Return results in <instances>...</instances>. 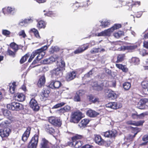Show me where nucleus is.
<instances>
[{
    "mask_svg": "<svg viewBox=\"0 0 148 148\" xmlns=\"http://www.w3.org/2000/svg\"><path fill=\"white\" fill-rule=\"evenodd\" d=\"M48 46L47 45H45L41 47L40 48L37 49L33 51L30 56L28 60V62H31L35 56L37 55L36 57V59L38 61L40 60L42 58L44 55V53L43 54V52L46 50Z\"/></svg>",
    "mask_w": 148,
    "mask_h": 148,
    "instance_id": "obj_1",
    "label": "nucleus"
},
{
    "mask_svg": "<svg viewBox=\"0 0 148 148\" xmlns=\"http://www.w3.org/2000/svg\"><path fill=\"white\" fill-rule=\"evenodd\" d=\"M83 136L82 135L76 134L71 137V142H69L67 144L69 146H73L75 148H79L83 144L82 141L79 140L82 139Z\"/></svg>",
    "mask_w": 148,
    "mask_h": 148,
    "instance_id": "obj_2",
    "label": "nucleus"
},
{
    "mask_svg": "<svg viewBox=\"0 0 148 148\" xmlns=\"http://www.w3.org/2000/svg\"><path fill=\"white\" fill-rule=\"evenodd\" d=\"M82 113L79 111L72 112L70 120L71 122L78 123L82 118Z\"/></svg>",
    "mask_w": 148,
    "mask_h": 148,
    "instance_id": "obj_3",
    "label": "nucleus"
},
{
    "mask_svg": "<svg viewBox=\"0 0 148 148\" xmlns=\"http://www.w3.org/2000/svg\"><path fill=\"white\" fill-rule=\"evenodd\" d=\"M7 107L8 109L12 110L19 111L23 108V105L20 103L14 102L7 105Z\"/></svg>",
    "mask_w": 148,
    "mask_h": 148,
    "instance_id": "obj_4",
    "label": "nucleus"
},
{
    "mask_svg": "<svg viewBox=\"0 0 148 148\" xmlns=\"http://www.w3.org/2000/svg\"><path fill=\"white\" fill-rule=\"evenodd\" d=\"M51 92L50 88L48 86L44 88L40 93V98L42 101H44L49 96Z\"/></svg>",
    "mask_w": 148,
    "mask_h": 148,
    "instance_id": "obj_5",
    "label": "nucleus"
},
{
    "mask_svg": "<svg viewBox=\"0 0 148 148\" xmlns=\"http://www.w3.org/2000/svg\"><path fill=\"white\" fill-rule=\"evenodd\" d=\"M101 135L105 137L115 138L117 134V131L114 130H109L101 133Z\"/></svg>",
    "mask_w": 148,
    "mask_h": 148,
    "instance_id": "obj_6",
    "label": "nucleus"
},
{
    "mask_svg": "<svg viewBox=\"0 0 148 148\" xmlns=\"http://www.w3.org/2000/svg\"><path fill=\"white\" fill-rule=\"evenodd\" d=\"M48 121L53 125L58 127H60L62 125V121L60 119L53 117H51L48 119Z\"/></svg>",
    "mask_w": 148,
    "mask_h": 148,
    "instance_id": "obj_7",
    "label": "nucleus"
},
{
    "mask_svg": "<svg viewBox=\"0 0 148 148\" xmlns=\"http://www.w3.org/2000/svg\"><path fill=\"white\" fill-rule=\"evenodd\" d=\"M29 105L30 107L34 111H37L39 110L40 107L37 101L34 99L32 98L29 102Z\"/></svg>",
    "mask_w": 148,
    "mask_h": 148,
    "instance_id": "obj_8",
    "label": "nucleus"
},
{
    "mask_svg": "<svg viewBox=\"0 0 148 148\" xmlns=\"http://www.w3.org/2000/svg\"><path fill=\"white\" fill-rule=\"evenodd\" d=\"M89 47L88 44H83L80 46L74 52L75 54L82 53L87 49Z\"/></svg>",
    "mask_w": 148,
    "mask_h": 148,
    "instance_id": "obj_9",
    "label": "nucleus"
},
{
    "mask_svg": "<svg viewBox=\"0 0 148 148\" xmlns=\"http://www.w3.org/2000/svg\"><path fill=\"white\" fill-rule=\"evenodd\" d=\"M62 85L60 82L58 81H51L49 86L52 89H58Z\"/></svg>",
    "mask_w": 148,
    "mask_h": 148,
    "instance_id": "obj_10",
    "label": "nucleus"
},
{
    "mask_svg": "<svg viewBox=\"0 0 148 148\" xmlns=\"http://www.w3.org/2000/svg\"><path fill=\"white\" fill-rule=\"evenodd\" d=\"M11 132V130L8 127L0 129V136L2 138L8 137Z\"/></svg>",
    "mask_w": 148,
    "mask_h": 148,
    "instance_id": "obj_11",
    "label": "nucleus"
},
{
    "mask_svg": "<svg viewBox=\"0 0 148 148\" xmlns=\"http://www.w3.org/2000/svg\"><path fill=\"white\" fill-rule=\"evenodd\" d=\"M46 82V78L44 75L39 76V78L37 84L39 88H41L45 86Z\"/></svg>",
    "mask_w": 148,
    "mask_h": 148,
    "instance_id": "obj_12",
    "label": "nucleus"
},
{
    "mask_svg": "<svg viewBox=\"0 0 148 148\" xmlns=\"http://www.w3.org/2000/svg\"><path fill=\"white\" fill-rule=\"evenodd\" d=\"M51 73L53 76L57 78L60 77L62 75V69L58 67L53 70L51 71Z\"/></svg>",
    "mask_w": 148,
    "mask_h": 148,
    "instance_id": "obj_13",
    "label": "nucleus"
},
{
    "mask_svg": "<svg viewBox=\"0 0 148 148\" xmlns=\"http://www.w3.org/2000/svg\"><path fill=\"white\" fill-rule=\"evenodd\" d=\"M31 128L28 127L26 129L22 136V140L24 142L26 141L28 139L30 133Z\"/></svg>",
    "mask_w": 148,
    "mask_h": 148,
    "instance_id": "obj_14",
    "label": "nucleus"
},
{
    "mask_svg": "<svg viewBox=\"0 0 148 148\" xmlns=\"http://www.w3.org/2000/svg\"><path fill=\"white\" fill-rule=\"evenodd\" d=\"M107 93V97L110 99H115L118 96V95L115 92L112 90H109Z\"/></svg>",
    "mask_w": 148,
    "mask_h": 148,
    "instance_id": "obj_15",
    "label": "nucleus"
},
{
    "mask_svg": "<svg viewBox=\"0 0 148 148\" xmlns=\"http://www.w3.org/2000/svg\"><path fill=\"white\" fill-rule=\"evenodd\" d=\"M94 140L96 143L101 146L102 145L103 142H104V139L99 134L94 135Z\"/></svg>",
    "mask_w": 148,
    "mask_h": 148,
    "instance_id": "obj_16",
    "label": "nucleus"
},
{
    "mask_svg": "<svg viewBox=\"0 0 148 148\" xmlns=\"http://www.w3.org/2000/svg\"><path fill=\"white\" fill-rule=\"evenodd\" d=\"M86 114L88 116L90 117L95 118L99 115V113L95 110L89 109L86 112Z\"/></svg>",
    "mask_w": 148,
    "mask_h": 148,
    "instance_id": "obj_17",
    "label": "nucleus"
},
{
    "mask_svg": "<svg viewBox=\"0 0 148 148\" xmlns=\"http://www.w3.org/2000/svg\"><path fill=\"white\" fill-rule=\"evenodd\" d=\"M76 75V72L72 71L67 73L65 77L66 79L68 81H70L74 79Z\"/></svg>",
    "mask_w": 148,
    "mask_h": 148,
    "instance_id": "obj_18",
    "label": "nucleus"
},
{
    "mask_svg": "<svg viewBox=\"0 0 148 148\" xmlns=\"http://www.w3.org/2000/svg\"><path fill=\"white\" fill-rule=\"evenodd\" d=\"M2 11L4 14H10L14 13L16 11V9L14 8L8 7L3 8Z\"/></svg>",
    "mask_w": 148,
    "mask_h": 148,
    "instance_id": "obj_19",
    "label": "nucleus"
},
{
    "mask_svg": "<svg viewBox=\"0 0 148 148\" xmlns=\"http://www.w3.org/2000/svg\"><path fill=\"white\" fill-rule=\"evenodd\" d=\"M14 97L16 100L19 101H23L25 99V95L21 93H17L14 95Z\"/></svg>",
    "mask_w": 148,
    "mask_h": 148,
    "instance_id": "obj_20",
    "label": "nucleus"
},
{
    "mask_svg": "<svg viewBox=\"0 0 148 148\" xmlns=\"http://www.w3.org/2000/svg\"><path fill=\"white\" fill-rule=\"evenodd\" d=\"M103 83L99 84L98 82H95L93 83L92 87L93 89L97 91H101L103 88Z\"/></svg>",
    "mask_w": 148,
    "mask_h": 148,
    "instance_id": "obj_21",
    "label": "nucleus"
},
{
    "mask_svg": "<svg viewBox=\"0 0 148 148\" xmlns=\"http://www.w3.org/2000/svg\"><path fill=\"white\" fill-rule=\"evenodd\" d=\"M142 91L145 95H148V82L147 81H143L142 82Z\"/></svg>",
    "mask_w": 148,
    "mask_h": 148,
    "instance_id": "obj_22",
    "label": "nucleus"
},
{
    "mask_svg": "<svg viewBox=\"0 0 148 148\" xmlns=\"http://www.w3.org/2000/svg\"><path fill=\"white\" fill-rule=\"evenodd\" d=\"M83 95L82 91L81 90L77 91L75 93L73 97V100L75 101L79 102L81 101V97Z\"/></svg>",
    "mask_w": 148,
    "mask_h": 148,
    "instance_id": "obj_23",
    "label": "nucleus"
},
{
    "mask_svg": "<svg viewBox=\"0 0 148 148\" xmlns=\"http://www.w3.org/2000/svg\"><path fill=\"white\" fill-rule=\"evenodd\" d=\"M144 122V121L142 120L138 121H127V123L128 125H133L136 126H140L142 125Z\"/></svg>",
    "mask_w": 148,
    "mask_h": 148,
    "instance_id": "obj_24",
    "label": "nucleus"
},
{
    "mask_svg": "<svg viewBox=\"0 0 148 148\" xmlns=\"http://www.w3.org/2000/svg\"><path fill=\"white\" fill-rule=\"evenodd\" d=\"M49 141L45 138H42L40 144V148H49Z\"/></svg>",
    "mask_w": 148,
    "mask_h": 148,
    "instance_id": "obj_25",
    "label": "nucleus"
},
{
    "mask_svg": "<svg viewBox=\"0 0 148 148\" xmlns=\"http://www.w3.org/2000/svg\"><path fill=\"white\" fill-rule=\"evenodd\" d=\"M44 128L45 131L50 134H53L55 132L54 129L52 127L51 125L46 124L45 125Z\"/></svg>",
    "mask_w": 148,
    "mask_h": 148,
    "instance_id": "obj_26",
    "label": "nucleus"
},
{
    "mask_svg": "<svg viewBox=\"0 0 148 148\" xmlns=\"http://www.w3.org/2000/svg\"><path fill=\"white\" fill-rule=\"evenodd\" d=\"M90 120L87 119H84L81 120L79 123L78 126L80 128H83L86 127L89 123Z\"/></svg>",
    "mask_w": 148,
    "mask_h": 148,
    "instance_id": "obj_27",
    "label": "nucleus"
},
{
    "mask_svg": "<svg viewBox=\"0 0 148 148\" xmlns=\"http://www.w3.org/2000/svg\"><path fill=\"white\" fill-rule=\"evenodd\" d=\"M9 90L11 94L14 93L16 87V82H13L12 83H10L9 84Z\"/></svg>",
    "mask_w": 148,
    "mask_h": 148,
    "instance_id": "obj_28",
    "label": "nucleus"
},
{
    "mask_svg": "<svg viewBox=\"0 0 148 148\" xmlns=\"http://www.w3.org/2000/svg\"><path fill=\"white\" fill-rule=\"evenodd\" d=\"M46 23L43 20H40L38 22L36 27L38 29H44L46 27Z\"/></svg>",
    "mask_w": 148,
    "mask_h": 148,
    "instance_id": "obj_29",
    "label": "nucleus"
},
{
    "mask_svg": "<svg viewBox=\"0 0 148 148\" xmlns=\"http://www.w3.org/2000/svg\"><path fill=\"white\" fill-rule=\"evenodd\" d=\"M60 50V47L57 46H52L50 49L49 52L50 54H52L55 52H57Z\"/></svg>",
    "mask_w": 148,
    "mask_h": 148,
    "instance_id": "obj_30",
    "label": "nucleus"
},
{
    "mask_svg": "<svg viewBox=\"0 0 148 148\" xmlns=\"http://www.w3.org/2000/svg\"><path fill=\"white\" fill-rule=\"evenodd\" d=\"M125 54H119L117 57V60L115 62L116 63H119L122 62L125 59Z\"/></svg>",
    "mask_w": 148,
    "mask_h": 148,
    "instance_id": "obj_31",
    "label": "nucleus"
},
{
    "mask_svg": "<svg viewBox=\"0 0 148 148\" xmlns=\"http://www.w3.org/2000/svg\"><path fill=\"white\" fill-rule=\"evenodd\" d=\"M9 46L11 48L16 52L19 49L18 45L14 42L11 43Z\"/></svg>",
    "mask_w": 148,
    "mask_h": 148,
    "instance_id": "obj_32",
    "label": "nucleus"
},
{
    "mask_svg": "<svg viewBox=\"0 0 148 148\" xmlns=\"http://www.w3.org/2000/svg\"><path fill=\"white\" fill-rule=\"evenodd\" d=\"M16 52H17L14 50L13 51L10 49L8 48L6 51V54L7 55L12 58H14L16 56Z\"/></svg>",
    "mask_w": 148,
    "mask_h": 148,
    "instance_id": "obj_33",
    "label": "nucleus"
},
{
    "mask_svg": "<svg viewBox=\"0 0 148 148\" xmlns=\"http://www.w3.org/2000/svg\"><path fill=\"white\" fill-rule=\"evenodd\" d=\"M44 15L46 16L50 17L52 18L56 17L57 16L56 13L51 11H48L46 13H45Z\"/></svg>",
    "mask_w": 148,
    "mask_h": 148,
    "instance_id": "obj_34",
    "label": "nucleus"
},
{
    "mask_svg": "<svg viewBox=\"0 0 148 148\" xmlns=\"http://www.w3.org/2000/svg\"><path fill=\"white\" fill-rule=\"evenodd\" d=\"M116 66L118 68L121 70L123 72H126L128 71L127 69L125 67V66L122 64H116Z\"/></svg>",
    "mask_w": 148,
    "mask_h": 148,
    "instance_id": "obj_35",
    "label": "nucleus"
},
{
    "mask_svg": "<svg viewBox=\"0 0 148 148\" xmlns=\"http://www.w3.org/2000/svg\"><path fill=\"white\" fill-rule=\"evenodd\" d=\"M131 86L130 83L128 82H126L123 83V87L125 90H128L130 88Z\"/></svg>",
    "mask_w": 148,
    "mask_h": 148,
    "instance_id": "obj_36",
    "label": "nucleus"
},
{
    "mask_svg": "<svg viewBox=\"0 0 148 148\" xmlns=\"http://www.w3.org/2000/svg\"><path fill=\"white\" fill-rule=\"evenodd\" d=\"M30 56L29 53L25 54L24 56H23L21 58L20 61V62L21 64H22L24 63L28 58Z\"/></svg>",
    "mask_w": 148,
    "mask_h": 148,
    "instance_id": "obj_37",
    "label": "nucleus"
},
{
    "mask_svg": "<svg viewBox=\"0 0 148 148\" xmlns=\"http://www.w3.org/2000/svg\"><path fill=\"white\" fill-rule=\"evenodd\" d=\"M31 32L33 33L35 36L38 38H40L38 30L35 28H33L30 30Z\"/></svg>",
    "mask_w": 148,
    "mask_h": 148,
    "instance_id": "obj_38",
    "label": "nucleus"
},
{
    "mask_svg": "<svg viewBox=\"0 0 148 148\" xmlns=\"http://www.w3.org/2000/svg\"><path fill=\"white\" fill-rule=\"evenodd\" d=\"M53 57H50L47 59H44L42 61V63L44 64H48L51 63L53 62Z\"/></svg>",
    "mask_w": 148,
    "mask_h": 148,
    "instance_id": "obj_39",
    "label": "nucleus"
},
{
    "mask_svg": "<svg viewBox=\"0 0 148 148\" xmlns=\"http://www.w3.org/2000/svg\"><path fill=\"white\" fill-rule=\"evenodd\" d=\"M124 33L123 32L119 31L114 34V36L116 38H118L124 35Z\"/></svg>",
    "mask_w": 148,
    "mask_h": 148,
    "instance_id": "obj_40",
    "label": "nucleus"
},
{
    "mask_svg": "<svg viewBox=\"0 0 148 148\" xmlns=\"http://www.w3.org/2000/svg\"><path fill=\"white\" fill-rule=\"evenodd\" d=\"M140 60L139 58L136 57H133L131 59V63L134 65L139 64Z\"/></svg>",
    "mask_w": 148,
    "mask_h": 148,
    "instance_id": "obj_41",
    "label": "nucleus"
},
{
    "mask_svg": "<svg viewBox=\"0 0 148 148\" xmlns=\"http://www.w3.org/2000/svg\"><path fill=\"white\" fill-rule=\"evenodd\" d=\"M112 30V29L110 28L109 29L104 31L103 32L104 36H110V35L111 33L113 32V31Z\"/></svg>",
    "mask_w": 148,
    "mask_h": 148,
    "instance_id": "obj_42",
    "label": "nucleus"
},
{
    "mask_svg": "<svg viewBox=\"0 0 148 148\" xmlns=\"http://www.w3.org/2000/svg\"><path fill=\"white\" fill-rule=\"evenodd\" d=\"M110 25V21H107L104 22H102L101 26L102 27L105 28L108 27L109 25Z\"/></svg>",
    "mask_w": 148,
    "mask_h": 148,
    "instance_id": "obj_43",
    "label": "nucleus"
},
{
    "mask_svg": "<svg viewBox=\"0 0 148 148\" xmlns=\"http://www.w3.org/2000/svg\"><path fill=\"white\" fill-rule=\"evenodd\" d=\"M130 128L132 130V133H134V134H135L136 133H137V134L138 132L140 131L141 130V129L137 127H131Z\"/></svg>",
    "mask_w": 148,
    "mask_h": 148,
    "instance_id": "obj_44",
    "label": "nucleus"
},
{
    "mask_svg": "<svg viewBox=\"0 0 148 148\" xmlns=\"http://www.w3.org/2000/svg\"><path fill=\"white\" fill-rule=\"evenodd\" d=\"M112 143V142L110 140H107L105 141L104 140V142H103L102 145H104L106 147H109L110 146Z\"/></svg>",
    "mask_w": 148,
    "mask_h": 148,
    "instance_id": "obj_45",
    "label": "nucleus"
},
{
    "mask_svg": "<svg viewBox=\"0 0 148 148\" xmlns=\"http://www.w3.org/2000/svg\"><path fill=\"white\" fill-rule=\"evenodd\" d=\"M121 27V24H115L112 27H111L113 32L116 29H118Z\"/></svg>",
    "mask_w": 148,
    "mask_h": 148,
    "instance_id": "obj_46",
    "label": "nucleus"
},
{
    "mask_svg": "<svg viewBox=\"0 0 148 148\" xmlns=\"http://www.w3.org/2000/svg\"><path fill=\"white\" fill-rule=\"evenodd\" d=\"M58 65V68H59L60 69H61L65 67V64L64 61L62 60V59H61Z\"/></svg>",
    "mask_w": 148,
    "mask_h": 148,
    "instance_id": "obj_47",
    "label": "nucleus"
},
{
    "mask_svg": "<svg viewBox=\"0 0 148 148\" xmlns=\"http://www.w3.org/2000/svg\"><path fill=\"white\" fill-rule=\"evenodd\" d=\"M65 104V103L64 102H61L60 103H58L55 105L52 108H57L60 107H61L64 106Z\"/></svg>",
    "mask_w": 148,
    "mask_h": 148,
    "instance_id": "obj_48",
    "label": "nucleus"
},
{
    "mask_svg": "<svg viewBox=\"0 0 148 148\" xmlns=\"http://www.w3.org/2000/svg\"><path fill=\"white\" fill-rule=\"evenodd\" d=\"M137 45H130L126 46L125 49L127 50H134L137 48Z\"/></svg>",
    "mask_w": 148,
    "mask_h": 148,
    "instance_id": "obj_49",
    "label": "nucleus"
},
{
    "mask_svg": "<svg viewBox=\"0 0 148 148\" xmlns=\"http://www.w3.org/2000/svg\"><path fill=\"white\" fill-rule=\"evenodd\" d=\"M2 33L3 35L7 37H9V35L10 34V32L6 29L3 30Z\"/></svg>",
    "mask_w": 148,
    "mask_h": 148,
    "instance_id": "obj_50",
    "label": "nucleus"
},
{
    "mask_svg": "<svg viewBox=\"0 0 148 148\" xmlns=\"http://www.w3.org/2000/svg\"><path fill=\"white\" fill-rule=\"evenodd\" d=\"M137 134V133L135 134H134V135L132 136L131 134L129 135L128 138L127 140L130 141H132L134 140V138L135 137L136 135Z\"/></svg>",
    "mask_w": 148,
    "mask_h": 148,
    "instance_id": "obj_51",
    "label": "nucleus"
},
{
    "mask_svg": "<svg viewBox=\"0 0 148 148\" xmlns=\"http://www.w3.org/2000/svg\"><path fill=\"white\" fill-rule=\"evenodd\" d=\"M19 35L20 36H22L23 38H25L26 36L24 30H22L18 33Z\"/></svg>",
    "mask_w": 148,
    "mask_h": 148,
    "instance_id": "obj_52",
    "label": "nucleus"
},
{
    "mask_svg": "<svg viewBox=\"0 0 148 148\" xmlns=\"http://www.w3.org/2000/svg\"><path fill=\"white\" fill-rule=\"evenodd\" d=\"M137 106L138 108L140 109H144L145 108V106L143 105L142 103L139 102L138 103Z\"/></svg>",
    "mask_w": 148,
    "mask_h": 148,
    "instance_id": "obj_53",
    "label": "nucleus"
},
{
    "mask_svg": "<svg viewBox=\"0 0 148 148\" xmlns=\"http://www.w3.org/2000/svg\"><path fill=\"white\" fill-rule=\"evenodd\" d=\"M99 48H93L90 50V52L92 54L97 53L99 52Z\"/></svg>",
    "mask_w": 148,
    "mask_h": 148,
    "instance_id": "obj_54",
    "label": "nucleus"
},
{
    "mask_svg": "<svg viewBox=\"0 0 148 148\" xmlns=\"http://www.w3.org/2000/svg\"><path fill=\"white\" fill-rule=\"evenodd\" d=\"M112 109H116L119 108V107L117 106V103L115 102H112Z\"/></svg>",
    "mask_w": 148,
    "mask_h": 148,
    "instance_id": "obj_55",
    "label": "nucleus"
},
{
    "mask_svg": "<svg viewBox=\"0 0 148 148\" xmlns=\"http://www.w3.org/2000/svg\"><path fill=\"white\" fill-rule=\"evenodd\" d=\"M142 14V13L141 12H137L135 13L134 14V17L137 18L140 17Z\"/></svg>",
    "mask_w": 148,
    "mask_h": 148,
    "instance_id": "obj_56",
    "label": "nucleus"
},
{
    "mask_svg": "<svg viewBox=\"0 0 148 148\" xmlns=\"http://www.w3.org/2000/svg\"><path fill=\"white\" fill-rule=\"evenodd\" d=\"M25 22L26 24L32 22L33 21V20L31 18H29L25 19Z\"/></svg>",
    "mask_w": 148,
    "mask_h": 148,
    "instance_id": "obj_57",
    "label": "nucleus"
},
{
    "mask_svg": "<svg viewBox=\"0 0 148 148\" xmlns=\"http://www.w3.org/2000/svg\"><path fill=\"white\" fill-rule=\"evenodd\" d=\"M25 22L26 24L32 22L33 21V20L31 18H29L25 19Z\"/></svg>",
    "mask_w": 148,
    "mask_h": 148,
    "instance_id": "obj_58",
    "label": "nucleus"
},
{
    "mask_svg": "<svg viewBox=\"0 0 148 148\" xmlns=\"http://www.w3.org/2000/svg\"><path fill=\"white\" fill-rule=\"evenodd\" d=\"M147 99H141L140 101L139 102L142 103L143 105L145 106V104L147 102Z\"/></svg>",
    "mask_w": 148,
    "mask_h": 148,
    "instance_id": "obj_59",
    "label": "nucleus"
},
{
    "mask_svg": "<svg viewBox=\"0 0 148 148\" xmlns=\"http://www.w3.org/2000/svg\"><path fill=\"white\" fill-rule=\"evenodd\" d=\"M58 113L60 115H62V114H63L64 113L66 112V111L65 110V109H64L63 108H61L60 109L58 110Z\"/></svg>",
    "mask_w": 148,
    "mask_h": 148,
    "instance_id": "obj_60",
    "label": "nucleus"
},
{
    "mask_svg": "<svg viewBox=\"0 0 148 148\" xmlns=\"http://www.w3.org/2000/svg\"><path fill=\"white\" fill-rule=\"evenodd\" d=\"M63 108L65 109V110L66 112L69 111L71 110V107L68 105L65 106Z\"/></svg>",
    "mask_w": 148,
    "mask_h": 148,
    "instance_id": "obj_61",
    "label": "nucleus"
},
{
    "mask_svg": "<svg viewBox=\"0 0 148 148\" xmlns=\"http://www.w3.org/2000/svg\"><path fill=\"white\" fill-rule=\"evenodd\" d=\"M8 123L6 121L2 122L0 124V127H4Z\"/></svg>",
    "mask_w": 148,
    "mask_h": 148,
    "instance_id": "obj_62",
    "label": "nucleus"
},
{
    "mask_svg": "<svg viewBox=\"0 0 148 148\" xmlns=\"http://www.w3.org/2000/svg\"><path fill=\"white\" fill-rule=\"evenodd\" d=\"M140 115L136 114H133L132 115V117L133 119H136L140 118Z\"/></svg>",
    "mask_w": 148,
    "mask_h": 148,
    "instance_id": "obj_63",
    "label": "nucleus"
},
{
    "mask_svg": "<svg viewBox=\"0 0 148 148\" xmlns=\"http://www.w3.org/2000/svg\"><path fill=\"white\" fill-rule=\"evenodd\" d=\"M142 140L144 141H146L148 140V134L143 136L142 138Z\"/></svg>",
    "mask_w": 148,
    "mask_h": 148,
    "instance_id": "obj_64",
    "label": "nucleus"
}]
</instances>
